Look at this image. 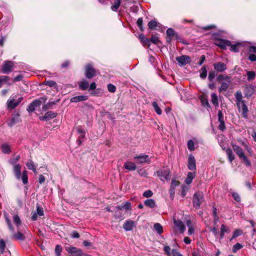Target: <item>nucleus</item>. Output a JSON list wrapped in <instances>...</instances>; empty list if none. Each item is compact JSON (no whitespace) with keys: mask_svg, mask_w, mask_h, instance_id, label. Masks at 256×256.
<instances>
[{"mask_svg":"<svg viewBox=\"0 0 256 256\" xmlns=\"http://www.w3.org/2000/svg\"><path fill=\"white\" fill-rule=\"evenodd\" d=\"M21 166L20 164L13 166V172L14 176L18 180H22L24 184H26L28 183V171L24 170L21 175Z\"/></svg>","mask_w":256,"mask_h":256,"instance_id":"nucleus-1","label":"nucleus"},{"mask_svg":"<svg viewBox=\"0 0 256 256\" xmlns=\"http://www.w3.org/2000/svg\"><path fill=\"white\" fill-rule=\"evenodd\" d=\"M47 100L46 96L40 98L38 99L34 100L31 102L27 108V110L28 112H32L35 110H38L40 109V106L42 103H45Z\"/></svg>","mask_w":256,"mask_h":256,"instance_id":"nucleus-2","label":"nucleus"},{"mask_svg":"<svg viewBox=\"0 0 256 256\" xmlns=\"http://www.w3.org/2000/svg\"><path fill=\"white\" fill-rule=\"evenodd\" d=\"M232 148L239 158L244 160L246 166H250V161L246 156L242 148L236 144H232Z\"/></svg>","mask_w":256,"mask_h":256,"instance_id":"nucleus-3","label":"nucleus"},{"mask_svg":"<svg viewBox=\"0 0 256 256\" xmlns=\"http://www.w3.org/2000/svg\"><path fill=\"white\" fill-rule=\"evenodd\" d=\"M66 250L70 254V256H92L91 255L84 254L80 248L74 246H69L66 248Z\"/></svg>","mask_w":256,"mask_h":256,"instance_id":"nucleus-4","label":"nucleus"},{"mask_svg":"<svg viewBox=\"0 0 256 256\" xmlns=\"http://www.w3.org/2000/svg\"><path fill=\"white\" fill-rule=\"evenodd\" d=\"M23 99L22 97L17 98L16 96L10 97L7 102L8 108L9 110L16 108Z\"/></svg>","mask_w":256,"mask_h":256,"instance_id":"nucleus-5","label":"nucleus"},{"mask_svg":"<svg viewBox=\"0 0 256 256\" xmlns=\"http://www.w3.org/2000/svg\"><path fill=\"white\" fill-rule=\"evenodd\" d=\"M203 198L204 196L202 192H196L193 196L192 202L194 206L196 209L199 208Z\"/></svg>","mask_w":256,"mask_h":256,"instance_id":"nucleus-6","label":"nucleus"},{"mask_svg":"<svg viewBox=\"0 0 256 256\" xmlns=\"http://www.w3.org/2000/svg\"><path fill=\"white\" fill-rule=\"evenodd\" d=\"M157 176L162 181L168 180L170 179V172L168 170H160L156 172Z\"/></svg>","mask_w":256,"mask_h":256,"instance_id":"nucleus-7","label":"nucleus"},{"mask_svg":"<svg viewBox=\"0 0 256 256\" xmlns=\"http://www.w3.org/2000/svg\"><path fill=\"white\" fill-rule=\"evenodd\" d=\"M14 64L10 60H6L4 64L2 66V72L4 74H8L14 70Z\"/></svg>","mask_w":256,"mask_h":256,"instance_id":"nucleus-8","label":"nucleus"},{"mask_svg":"<svg viewBox=\"0 0 256 256\" xmlns=\"http://www.w3.org/2000/svg\"><path fill=\"white\" fill-rule=\"evenodd\" d=\"M57 113H40L38 114L40 120L43 122H48L56 118Z\"/></svg>","mask_w":256,"mask_h":256,"instance_id":"nucleus-9","label":"nucleus"},{"mask_svg":"<svg viewBox=\"0 0 256 256\" xmlns=\"http://www.w3.org/2000/svg\"><path fill=\"white\" fill-rule=\"evenodd\" d=\"M96 73L95 70L93 68L91 64H88L86 66L85 68L86 76L88 79H90L93 78Z\"/></svg>","mask_w":256,"mask_h":256,"instance_id":"nucleus-10","label":"nucleus"},{"mask_svg":"<svg viewBox=\"0 0 256 256\" xmlns=\"http://www.w3.org/2000/svg\"><path fill=\"white\" fill-rule=\"evenodd\" d=\"M179 66H184L190 62V58L189 56L182 55L176 58Z\"/></svg>","mask_w":256,"mask_h":256,"instance_id":"nucleus-11","label":"nucleus"},{"mask_svg":"<svg viewBox=\"0 0 256 256\" xmlns=\"http://www.w3.org/2000/svg\"><path fill=\"white\" fill-rule=\"evenodd\" d=\"M20 121V114L18 113L12 114L10 120L8 121V124L12 127Z\"/></svg>","mask_w":256,"mask_h":256,"instance_id":"nucleus-12","label":"nucleus"},{"mask_svg":"<svg viewBox=\"0 0 256 256\" xmlns=\"http://www.w3.org/2000/svg\"><path fill=\"white\" fill-rule=\"evenodd\" d=\"M188 168L190 170H196V162L194 156L190 154L188 157Z\"/></svg>","mask_w":256,"mask_h":256,"instance_id":"nucleus-13","label":"nucleus"},{"mask_svg":"<svg viewBox=\"0 0 256 256\" xmlns=\"http://www.w3.org/2000/svg\"><path fill=\"white\" fill-rule=\"evenodd\" d=\"M256 86L254 85L250 84L245 88L244 90V93L245 97L249 98L252 96L255 92Z\"/></svg>","mask_w":256,"mask_h":256,"instance_id":"nucleus-14","label":"nucleus"},{"mask_svg":"<svg viewBox=\"0 0 256 256\" xmlns=\"http://www.w3.org/2000/svg\"><path fill=\"white\" fill-rule=\"evenodd\" d=\"M215 44L218 47L226 50L227 46H230L231 42L228 40L220 39L216 42Z\"/></svg>","mask_w":256,"mask_h":256,"instance_id":"nucleus-15","label":"nucleus"},{"mask_svg":"<svg viewBox=\"0 0 256 256\" xmlns=\"http://www.w3.org/2000/svg\"><path fill=\"white\" fill-rule=\"evenodd\" d=\"M134 160H136L138 163L142 164L150 162L148 156L147 154H141L134 157Z\"/></svg>","mask_w":256,"mask_h":256,"instance_id":"nucleus-16","label":"nucleus"},{"mask_svg":"<svg viewBox=\"0 0 256 256\" xmlns=\"http://www.w3.org/2000/svg\"><path fill=\"white\" fill-rule=\"evenodd\" d=\"M213 66L214 67V69L217 72H222L227 69L226 65L224 62H216V63H214Z\"/></svg>","mask_w":256,"mask_h":256,"instance_id":"nucleus-17","label":"nucleus"},{"mask_svg":"<svg viewBox=\"0 0 256 256\" xmlns=\"http://www.w3.org/2000/svg\"><path fill=\"white\" fill-rule=\"evenodd\" d=\"M136 226V223L132 220L126 221L123 225V228L126 231L132 230Z\"/></svg>","mask_w":256,"mask_h":256,"instance_id":"nucleus-18","label":"nucleus"},{"mask_svg":"<svg viewBox=\"0 0 256 256\" xmlns=\"http://www.w3.org/2000/svg\"><path fill=\"white\" fill-rule=\"evenodd\" d=\"M180 184V182L176 180H172L170 184V197L174 198V190L176 186Z\"/></svg>","mask_w":256,"mask_h":256,"instance_id":"nucleus-19","label":"nucleus"},{"mask_svg":"<svg viewBox=\"0 0 256 256\" xmlns=\"http://www.w3.org/2000/svg\"><path fill=\"white\" fill-rule=\"evenodd\" d=\"M144 41L145 42V45H148V46L150 45V42H152L154 44H158L160 42L158 37L156 35L152 36L150 39L144 38Z\"/></svg>","mask_w":256,"mask_h":256,"instance_id":"nucleus-20","label":"nucleus"},{"mask_svg":"<svg viewBox=\"0 0 256 256\" xmlns=\"http://www.w3.org/2000/svg\"><path fill=\"white\" fill-rule=\"evenodd\" d=\"M124 168L125 169L128 170H136V166L135 163L128 161L126 162L124 164Z\"/></svg>","mask_w":256,"mask_h":256,"instance_id":"nucleus-21","label":"nucleus"},{"mask_svg":"<svg viewBox=\"0 0 256 256\" xmlns=\"http://www.w3.org/2000/svg\"><path fill=\"white\" fill-rule=\"evenodd\" d=\"M174 224L180 230V233L182 234L185 231V226L183 222L180 220H174Z\"/></svg>","mask_w":256,"mask_h":256,"instance_id":"nucleus-22","label":"nucleus"},{"mask_svg":"<svg viewBox=\"0 0 256 256\" xmlns=\"http://www.w3.org/2000/svg\"><path fill=\"white\" fill-rule=\"evenodd\" d=\"M88 99V97L86 96H78L72 98L70 99V102H79L84 101Z\"/></svg>","mask_w":256,"mask_h":256,"instance_id":"nucleus-23","label":"nucleus"},{"mask_svg":"<svg viewBox=\"0 0 256 256\" xmlns=\"http://www.w3.org/2000/svg\"><path fill=\"white\" fill-rule=\"evenodd\" d=\"M230 230L224 224H222L220 227V238L222 239L224 238L225 233H230Z\"/></svg>","mask_w":256,"mask_h":256,"instance_id":"nucleus-24","label":"nucleus"},{"mask_svg":"<svg viewBox=\"0 0 256 256\" xmlns=\"http://www.w3.org/2000/svg\"><path fill=\"white\" fill-rule=\"evenodd\" d=\"M195 172H188V173L187 177L185 180V182L187 184H190L192 181V180L195 178Z\"/></svg>","mask_w":256,"mask_h":256,"instance_id":"nucleus-25","label":"nucleus"},{"mask_svg":"<svg viewBox=\"0 0 256 256\" xmlns=\"http://www.w3.org/2000/svg\"><path fill=\"white\" fill-rule=\"evenodd\" d=\"M26 166L28 169L32 170L34 173L36 172V166L32 160H28L26 163Z\"/></svg>","mask_w":256,"mask_h":256,"instance_id":"nucleus-26","label":"nucleus"},{"mask_svg":"<svg viewBox=\"0 0 256 256\" xmlns=\"http://www.w3.org/2000/svg\"><path fill=\"white\" fill-rule=\"evenodd\" d=\"M144 204L146 206L152 208H154L156 206V204L155 201L152 198L147 199L146 200H144Z\"/></svg>","mask_w":256,"mask_h":256,"instance_id":"nucleus-27","label":"nucleus"},{"mask_svg":"<svg viewBox=\"0 0 256 256\" xmlns=\"http://www.w3.org/2000/svg\"><path fill=\"white\" fill-rule=\"evenodd\" d=\"M2 152L5 154H9L11 152L10 146L7 144H3L0 146Z\"/></svg>","mask_w":256,"mask_h":256,"instance_id":"nucleus-28","label":"nucleus"},{"mask_svg":"<svg viewBox=\"0 0 256 256\" xmlns=\"http://www.w3.org/2000/svg\"><path fill=\"white\" fill-rule=\"evenodd\" d=\"M56 104V102H49L48 103L42 106V110L46 111L48 110L52 109Z\"/></svg>","mask_w":256,"mask_h":256,"instance_id":"nucleus-29","label":"nucleus"},{"mask_svg":"<svg viewBox=\"0 0 256 256\" xmlns=\"http://www.w3.org/2000/svg\"><path fill=\"white\" fill-rule=\"evenodd\" d=\"M117 208L119 210H122L123 209L130 210L132 209L131 204L129 202H126L124 204L118 206Z\"/></svg>","mask_w":256,"mask_h":256,"instance_id":"nucleus-30","label":"nucleus"},{"mask_svg":"<svg viewBox=\"0 0 256 256\" xmlns=\"http://www.w3.org/2000/svg\"><path fill=\"white\" fill-rule=\"evenodd\" d=\"M12 238L16 240H23L25 238L24 234L20 232H18L16 233L13 234H12Z\"/></svg>","mask_w":256,"mask_h":256,"instance_id":"nucleus-31","label":"nucleus"},{"mask_svg":"<svg viewBox=\"0 0 256 256\" xmlns=\"http://www.w3.org/2000/svg\"><path fill=\"white\" fill-rule=\"evenodd\" d=\"M122 0H114V4L111 6L112 11L116 12L118 9Z\"/></svg>","mask_w":256,"mask_h":256,"instance_id":"nucleus-32","label":"nucleus"},{"mask_svg":"<svg viewBox=\"0 0 256 256\" xmlns=\"http://www.w3.org/2000/svg\"><path fill=\"white\" fill-rule=\"evenodd\" d=\"M211 101L215 106H218V98L216 94L214 92L211 94Z\"/></svg>","mask_w":256,"mask_h":256,"instance_id":"nucleus-33","label":"nucleus"},{"mask_svg":"<svg viewBox=\"0 0 256 256\" xmlns=\"http://www.w3.org/2000/svg\"><path fill=\"white\" fill-rule=\"evenodd\" d=\"M226 152L230 162H232L234 159V156L233 154L232 150L230 148H228L226 149Z\"/></svg>","mask_w":256,"mask_h":256,"instance_id":"nucleus-34","label":"nucleus"},{"mask_svg":"<svg viewBox=\"0 0 256 256\" xmlns=\"http://www.w3.org/2000/svg\"><path fill=\"white\" fill-rule=\"evenodd\" d=\"M247 80L248 82L252 81L256 78V74L253 71H247Z\"/></svg>","mask_w":256,"mask_h":256,"instance_id":"nucleus-35","label":"nucleus"},{"mask_svg":"<svg viewBox=\"0 0 256 256\" xmlns=\"http://www.w3.org/2000/svg\"><path fill=\"white\" fill-rule=\"evenodd\" d=\"M154 228L158 234H161L163 232V228L160 223H156L154 226Z\"/></svg>","mask_w":256,"mask_h":256,"instance_id":"nucleus-36","label":"nucleus"},{"mask_svg":"<svg viewBox=\"0 0 256 256\" xmlns=\"http://www.w3.org/2000/svg\"><path fill=\"white\" fill-rule=\"evenodd\" d=\"M20 155H17L15 157L10 158L8 160V162L13 166L16 165L18 162L20 160Z\"/></svg>","mask_w":256,"mask_h":256,"instance_id":"nucleus-37","label":"nucleus"},{"mask_svg":"<svg viewBox=\"0 0 256 256\" xmlns=\"http://www.w3.org/2000/svg\"><path fill=\"white\" fill-rule=\"evenodd\" d=\"M4 218H5V220H6V223L7 224L8 226V228H9L11 232H14V227L12 226V222H11V220L8 218V216L6 214H4Z\"/></svg>","mask_w":256,"mask_h":256,"instance_id":"nucleus-38","label":"nucleus"},{"mask_svg":"<svg viewBox=\"0 0 256 256\" xmlns=\"http://www.w3.org/2000/svg\"><path fill=\"white\" fill-rule=\"evenodd\" d=\"M200 72V78L202 79L206 78L207 76V70H206V67L205 66H203L201 68Z\"/></svg>","mask_w":256,"mask_h":256,"instance_id":"nucleus-39","label":"nucleus"},{"mask_svg":"<svg viewBox=\"0 0 256 256\" xmlns=\"http://www.w3.org/2000/svg\"><path fill=\"white\" fill-rule=\"evenodd\" d=\"M239 110L240 109L242 110V112H248V108L246 106V104H244V101H242L241 102H239L238 104H236Z\"/></svg>","mask_w":256,"mask_h":256,"instance_id":"nucleus-40","label":"nucleus"},{"mask_svg":"<svg viewBox=\"0 0 256 256\" xmlns=\"http://www.w3.org/2000/svg\"><path fill=\"white\" fill-rule=\"evenodd\" d=\"M89 86V83L86 80L81 82L79 84L80 88L82 90H86Z\"/></svg>","mask_w":256,"mask_h":256,"instance_id":"nucleus-41","label":"nucleus"},{"mask_svg":"<svg viewBox=\"0 0 256 256\" xmlns=\"http://www.w3.org/2000/svg\"><path fill=\"white\" fill-rule=\"evenodd\" d=\"M229 87V84L226 82H222V83L221 86L219 88L218 92H226Z\"/></svg>","mask_w":256,"mask_h":256,"instance_id":"nucleus-42","label":"nucleus"},{"mask_svg":"<svg viewBox=\"0 0 256 256\" xmlns=\"http://www.w3.org/2000/svg\"><path fill=\"white\" fill-rule=\"evenodd\" d=\"M44 84L50 87L54 88H58L56 83L54 81H53V80H45L44 83Z\"/></svg>","mask_w":256,"mask_h":256,"instance_id":"nucleus-43","label":"nucleus"},{"mask_svg":"<svg viewBox=\"0 0 256 256\" xmlns=\"http://www.w3.org/2000/svg\"><path fill=\"white\" fill-rule=\"evenodd\" d=\"M235 98L236 99V104H238L239 102L243 101L242 100V96L240 91H238L236 92Z\"/></svg>","mask_w":256,"mask_h":256,"instance_id":"nucleus-44","label":"nucleus"},{"mask_svg":"<svg viewBox=\"0 0 256 256\" xmlns=\"http://www.w3.org/2000/svg\"><path fill=\"white\" fill-rule=\"evenodd\" d=\"M242 231L240 230H239V229H236L234 232V234H232V237L230 239V240H232L233 239L237 238L238 236L242 235Z\"/></svg>","mask_w":256,"mask_h":256,"instance_id":"nucleus-45","label":"nucleus"},{"mask_svg":"<svg viewBox=\"0 0 256 256\" xmlns=\"http://www.w3.org/2000/svg\"><path fill=\"white\" fill-rule=\"evenodd\" d=\"M13 221L14 224L18 227L21 224V220L18 215L15 214L13 216Z\"/></svg>","mask_w":256,"mask_h":256,"instance_id":"nucleus-46","label":"nucleus"},{"mask_svg":"<svg viewBox=\"0 0 256 256\" xmlns=\"http://www.w3.org/2000/svg\"><path fill=\"white\" fill-rule=\"evenodd\" d=\"M188 148L190 151H194L195 149L194 143L192 140L188 142Z\"/></svg>","mask_w":256,"mask_h":256,"instance_id":"nucleus-47","label":"nucleus"},{"mask_svg":"<svg viewBox=\"0 0 256 256\" xmlns=\"http://www.w3.org/2000/svg\"><path fill=\"white\" fill-rule=\"evenodd\" d=\"M62 248L60 245H56L55 248V253L56 256H61V252H62Z\"/></svg>","mask_w":256,"mask_h":256,"instance_id":"nucleus-48","label":"nucleus"},{"mask_svg":"<svg viewBox=\"0 0 256 256\" xmlns=\"http://www.w3.org/2000/svg\"><path fill=\"white\" fill-rule=\"evenodd\" d=\"M232 196L236 201L238 202H240L241 198L238 193L233 192H232Z\"/></svg>","mask_w":256,"mask_h":256,"instance_id":"nucleus-49","label":"nucleus"},{"mask_svg":"<svg viewBox=\"0 0 256 256\" xmlns=\"http://www.w3.org/2000/svg\"><path fill=\"white\" fill-rule=\"evenodd\" d=\"M148 26L150 29H153L158 26V23L156 21L152 20L148 23Z\"/></svg>","mask_w":256,"mask_h":256,"instance_id":"nucleus-50","label":"nucleus"},{"mask_svg":"<svg viewBox=\"0 0 256 256\" xmlns=\"http://www.w3.org/2000/svg\"><path fill=\"white\" fill-rule=\"evenodd\" d=\"M242 248V246L240 244L237 243L233 246L232 252H236L238 250L241 249Z\"/></svg>","mask_w":256,"mask_h":256,"instance_id":"nucleus-51","label":"nucleus"},{"mask_svg":"<svg viewBox=\"0 0 256 256\" xmlns=\"http://www.w3.org/2000/svg\"><path fill=\"white\" fill-rule=\"evenodd\" d=\"M142 23H143L142 18H138L137 20L136 24H137L138 27L140 28V29L142 31L144 30V28L142 27Z\"/></svg>","mask_w":256,"mask_h":256,"instance_id":"nucleus-52","label":"nucleus"},{"mask_svg":"<svg viewBox=\"0 0 256 256\" xmlns=\"http://www.w3.org/2000/svg\"><path fill=\"white\" fill-rule=\"evenodd\" d=\"M152 195H153V192L151 190H146L142 194L143 196H144L145 198H150V197L152 196Z\"/></svg>","mask_w":256,"mask_h":256,"instance_id":"nucleus-53","label":"nucleus"},{"mask_svg":"<svg viewBox=\"0 0 256 256\" xmlns=\"http://www.w3.org/2000/svg\"><path fill=\"white\" fill-rule=\"evenodd\" d=\"M152 106L154 108L156 112H162L161 109L160 108L158 103L156 102H152Z\"/></svg>","mask_w":256,"mask_h":256,"instance_id":"nucleus-54","label":"nucleus"},{"mask_svg":"<svg viewBox=\"0 0 256 256\" xmlns=\"http://www.w3.org/2000/svg\"><path fill=\"white\" fill-rule=\"evenodd\" d=\"M216 74L214 71H210L209 72L208 78L210 81H212L215 78Z\"/></svg>","mask_w":256,"mask_h":256,"instance_id":"nucleus-55","label":"nucleus"},{"mask_svg":"<svg viewBox=\"0 0 256 256\" xmlns=\"http://www.w3.org/2000/svg\"><path fill=\"white\" fill-rule=\"evenodd\" d=\"M248 52L249 54H256V46H250L248 48Z\"/></svg>","mask_w":256,"mask_h":256,"instance_id":"nucleus-56","label":"nucleus"},{"mask_svg":"<svg viewBox=\"0 0 256 256\" xmlns=\"http://www.w3.org/2000/svg\"><path fill=\"white\" fill-rule=\"evenodd\" d=\"M240 45V43H238L236 44H230V50H232V51H233V52H238V50L237 48V47Z\"/></svg>","mask_w":256,"mask_h":256,"instance_id":"nucleus-57","label":"nucleus"},{"mask_svg":"<svg viewBox=\"0 0 256 256\" xmlns=\"http://www.w3.org/2000/svg\"><path fill=\"white\" fill-rule=\"evenodd\" d=\"M108 89L110 92H114L116 90V88L112 84H110L108 85Z\"/></svg>","mask_w":256,"mask_h":256,"instance_id":"nucleus-58","label":"nucleus"},{"mask_svg":"<svg viewBox=\"0 0 256 256\" xmlns=\"http://www.w3.org/2000/svg\"><path fill=\"white\" fill-rule=\"evenodd\" d=\"M230 78V77L226 76H224L223 74H220L217 77V80L218 82H220L224 80H228Z\"/></svg>","mask_w":256,"mask_h":256,"instance_id":"nucleus-59","label":"nucleus"},{"mask_svg":"<svg viewBox=\"0 0 256 256\" xmlns=\"http://www.w3.org/2000/svg\"><path fill=\"white\" fill-rule=\"evenodd\" d=\"M174 30L172 28H169L166 30V34L168 36L174 37Z\"/></svg>","mask_w":256,"mask_h":256,"instance_id":"nucleus-60","label":"nucleus"},{"mask_svg":"<svg viewBox=\"0 0 256 256\" xmlns=\"http://www.w3.org/2000/svg\"><path fill=\"white\" fill-rule=\"evenodd\" d=\"M164 250L168 256H170L171 255V249L169 246H164Z\"/></svg>","mask_w":256,"mask_h":256,"instance_id":"nucleus-61","label":"nucleus"},{"mask_svg":"<svg viewBox=\"0 0 256 256\" xmlns=\"http://www.w3.org/2000/svg\"><path fill=\"white\" fill-rule=\"evenodd\" d=\"M38 216H42L44 215V211L42 208L37 206H36V212Z\"/></svg>","mask_w":256,"mask_h":256,"instance_id":"nucleus-62","label":"nucleus"},{"mask_svg":"<svg viewBox=\"0 0 256 256\" xmlns=\"http://www.w3.org/2000/svg\"><path fill=\"white\" fill-rule=\"evenodd\" d=\"M6 248L5 242L3 240H0V250L2 252H3Z\"/></svg>","mask_w":256,"mask_h":256,"instance_id":"nucleus-63","label":"nucleus"},{"mask_svg":"<svg viewBox=\"0 0 256 256\" xmlns=\"http://www.w3.org/2000/svg\"><path fill=\"white\" fill-rule=\"evenodd\" d=\"M76 132H77L80 134H85V132L84 130L80 126H78L76 128Z\"/></svg>","mask_w":256,"mask_h":256,"instance_id":"nucleus-64","label":"nucleus"}]
</instances>
